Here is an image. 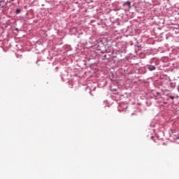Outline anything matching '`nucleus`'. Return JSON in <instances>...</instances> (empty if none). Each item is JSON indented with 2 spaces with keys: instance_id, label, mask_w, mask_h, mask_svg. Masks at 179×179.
Masks as SVG:
<instances>
[{
  "instance_id": "1",
  "label": "nucleus",
  "mask_w": 179,
  "mask_h": 179,
  "mask_svg": "<svg viewBox=\"0 0 179 179\" xmlns=\"http://www.w3.org/2000/svg\"><path fill=\"white\" fill-rule=\"evenodd\" d=\"M123 6L125 10L129 11V9H131V2L129 1L125 2L124 3H123Z\"/></svg>"
},
{
  "instance_id": "3",
  "label": "nucleus",
  "mask_w": 179,
  "mask_h": 179,
  "mask_svg": "<svg viewBox=\"0 0 179 179\" xmlns=\"http://www.w3.org/2000/svg\"><path fill=\"white\" fill-rule=\"evenodd\" d=\"M170 99H171V100H174V96H171Z\"/></svg>"
},
{
  "instance_id": "4",
  "label": "nucleus",
  "mask_w": 179,
  "mask_h": 179,
  "mask_svg": "<svg viewBox=\"0 0 179 179\" xmlns=\"http://www.w3.org/2000/svg\"><path fill=\"white\" fill-rule=\"evenodd\" d=\"M17 13H20V10H17Z\"/></svg>"
},
{
  "instance_id": "2",
  "label": "nucleus",
  "mask_w": 179,
  "mask_h": 179,
  "mask_svg": "<svg viewBox=\"0 0 179 179\" xmlns=\"http://www.w3.org/2000/svg\"><path fill=\"white\" fill-rule=\"evenodd\" d=\"M147 68L149 71H155L156 69V67L153 65H148Z\"/></svg>"
}]
</instances>
